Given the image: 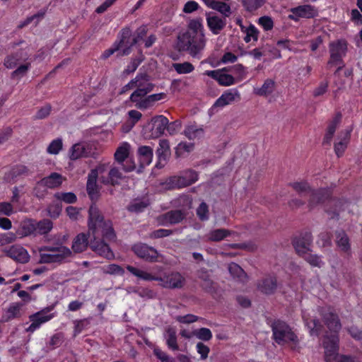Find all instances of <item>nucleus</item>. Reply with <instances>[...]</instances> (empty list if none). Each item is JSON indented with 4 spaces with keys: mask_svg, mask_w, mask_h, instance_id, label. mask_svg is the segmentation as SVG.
Segmentation results:
<instances>
[{
    "mask_svg": "<svg viewBox=\"0 0 362 362\" xmlns=\"http://www.w3.org/2000/svg\"><path fill=\"white\" fill-rule=\"evenodd\" d=\"M88 218V235L90 238L100 237L107 240H115L116 235L110 221L105 220L98 208L92 204L90 206Z\"/></svg>",
    "mask_w": 362,
    "mask_h": 362,
    "instance_id": "f257e3e1",
    "label": "nucleus"
},
{
    "mask_svg": "<svg viewBox=\"0 0 362 362\" xmlns=\"http://www.w3.org/2000/svg\"><path fill=\"white\" fill-rule=\"evenodd\" d=\"M127 269L140 279L158 281L159 285L165 288H182L186 284L185 278L178 272H170L165 273L162 276H156L146 271L130 265L127 266Z\"/></svg>",
    "mask_w": 362,
    "mask_h": 362,
    "instance_id": "f03ea898",
    "label": "nucleus"
},
{
    "mask_svg": "<svg viewBox=\"0 0 362 362\" xmlns=\"http://www.w3.org/2000/svg\"><path fill=\"white\" fill-rule=\"evenodd\" d=\"M206 44L204 34L192 35L189 33H180L177 37L175 48L179 52H187L193 59H200Z\"/></svg>",
    "mask_w": 362,
    "mask_h": 362,
    "instance_id": "7ed1b4c3",
    "label": "nucleus"
},
{
    "mask_svg": "<svg viewBox=\"0 0 362 362\" xmlns=\"http://www.w3.org/2000/svg\"><path fill=\"white\" fill-rule=\"evenodd\" d=\"M39 262L41 264H62L66 259L72 257L70 248L64 245L42 247L39 249Z\"/></svg>",
    "mask_w": 362,
    "mask_h": 362,
    "instance_id": "20e7f679",
    "label": "nucleus"
},
{
    "mask_svg": "<svg viewBox=\"0 0 362 362\" xmlns=\"http://www.w3.org/2000/svg\"><path fill=\"white\" fill-rule=\"evenodd\" d=\"M153 84L150 82L149 76L145 73L139 74L131 80L127 87L134 88L136 90L130 95L131 101H137L138 98H144L153 88Z\"/></svg>",
    "mask_w": 362,
    "mask_h": 362,
    "instance_id": "39448f33",
    "label": "nucleus"
},
{
    "mask_svg": "<svg viewBox=\"0 0 362 362\" xmlns=\"http://www.w3.org/2000/svg\"><path fill=\"white\" fill-rule=\"evenodd\" d=\"M272 327L274 339L277 344H284L293 343L295 345L297 344V336L291 331V328L284 322H274Z\"/></svg>",
    "mask_w": 362,
    "mask_h": 362,
    "instance_id": "423d86ee",
    "label": "nucleus"
},
{
    "mask_svg": "<svg viewBox=\"0 0 362 362\" xmlns=\"http://www.w3.org/2000/svg\"><path fill=\"white\" fill-rule=\"evenodd\" d=\"M198 180V174L192 170L184 171L181 175L173 176L168 178L165 182L166 188H182L189 186Z\"/></svg>",
    "mask_w": 362,
    "mask_h": 362,
    "instance_id": "0eeeda50",
    "label": "nucleus"
},
{
    "mask_svg": "<svg viewBox=\"0 0 362 362\" xmlns=\"http://www.w3.org/2000/svg\"><path fill=\"white\" fill-rule=\"evenodd\" d=\"M329 53L330 58L328 61L327 65H341L342 57L345 55L347 50V44L344 40H337L329 43ZM341 68L340 66L338 68L339 70Z\"/></svg>",
    "mask_w": 362,
    "mask_h": 362,
    "instance_id": "6e6552de",
    "label": "nucleus"
},
{
    "mask_svg": "<svg viewBox=\"0 0 362 362\" xmlns=\"http://www.w3.org/2000/svg\"><path fill=\"white\" fill-rule=\"evenodd\" d=\"M168 124V119L163 115H157L153 117L146 127V129H149V132H146L145 136L148 139L160 137L164 134Z\"/></svg>",
    "mask_w": 362,
    "mask_h": 362,
    "instance_id": "1a4fd4ad",
    "label": "nucleus"
},
{
    "mask_svg": "<svg viewBox=\"0 0 362 362\" xmlns=\"http://www.w3.org/2000/svg\"><path fill=\"white\" fill-rule=\"evenodd\" d=\"M292 187L300 194L310 195L309 204L310 206L323 200L325 189L313 190L305 182H294L292 184Z\"/></svg>",
    "mask_w": 362,
    "mask_h": 362,
    "instance_id": "9d476101",
    "label": "nucleus"
},
{
    "mask_svg": "<svg viewBox=\"0 0 362 362\" xmlns=\"http://www.w3.org/2000/svg\"><path fill=\"white\" fill-rule=\"evenodd\" d=\"M338 334H333L330 337L325 336L323 346L325 348V358L327 362L337 361L338 357Z\"/></svg>",
    "mask_w": 362,
    "mask_h": 362,
    "instance_id": "9b49d317",
    "label": "nucleus"
},
{
    "mask_svg": "<svg viewBox=\"0 0 362 362\" xmlns=\"http://www.w3.org/2000/svg\"><path fill=\"white\" fill-rule=\"evenodd\" d=\"M53 307H47L39 312L30 315L29 319L31 325L26 329L27 332H33L38 329L41 325L49 321L54 317V313H49Z\"/></svg>",
    "mask_w": 362,
    "mask_h": 362,
    "instance_id": "f8f14e48",
    "label": "nucleus"
},
{
    "mask_svg": "<svg viewBox=\"0 0 362 362\" xmlns=\"http://www.w3.org/2000/svg\"><path fill=\"white\" fill-rule=\"evenodd\" d=\"M132 250L135 255L147 262H156L158 261L159 254L153 247L148 246L144 243H137L132 247Z\"/></svg>",
    "mask_w": 362,
    "mask_h": 362,
    "instance_id": "ddd939ff",
    "label": "nucleus"
},
{
    "mask_svg": "<svg viewBox=\"0 0 362 362\" xmlns=\"http://www.w3.org/2000/svg\"><path fill=\"white\" fill-rule=\"evenodd\" d=\"M313 242L312 235L309 233L296 237L293 240V245L298 255L303 257L310 251Z\"/></svg>",
    "mask_w": 362,
    "mask_h": 362,
    "instance_id": "4468645a",
    "label": "nucleus"
},
{
    "mask_svg": "<svg viewBox=\"0 0 362 362\" xmlns=\"http://www.w3.org/2000/svg\"><path fill=\"white\" fill-rule=\"evenodd\" d=\"M90 247L94 252L103 257L107 259L114 258V253L110 246L100 238H90Z\"/></svg>",
    "mask_w": 362,
    "mask_h": 362,
    "instance_id": "2eb2a0df",
    "label": "nucleus"
},
{
    "mask_svg": "<svg viewBox=\"0 0 362 362\" xmlns=\"http://www.w3.org/2000/svg\"><path fill=\"white\" fill-rule=\"evenodd\" d=\"M321 315L327 328L334 334H337L341 327L338 315L330 308H322Z\"/></svg>",
    "mask_w": 362,
    "mask_h": 362,
    "instance_id": "dca6fc26",
    "label": "nucleus"
},
{
    "mask_svg": "<svg viewBox=\"0 0 362 362\" xmlns=\"http://www.w3.org/2000/svg\"><path fill=\"white\" fill-rule=\"evenodd\" d=\"M291 15L288 16L290 19L297 21L298 18H312L317 16V9L312 5L298 6L291 9Z\"/></svg>",
    "mask_w": 362,
    "mask_h": 362,
    "instance_id": "f3484780",
    "label": "nucleus"
},
{
    "mask_svg": "<svg viewBox=\"0 0 362 362\" xmlns=\"http://www.w3.org/2000/svg\"><path fill=\"white\" fill-rule=\"evenodd\" d=\"M135 44L136 42H134V38H132L131 29L129 28L122 29L119 42L117 45L119 49V54L122 56L128 55L131 47Z\"/></svg>",
    "mask_w": 362,
    "mask_h": 362,
    "instance_id": "a211bd4d",
    "label": "nucleus"
},
{
    "mask_svg": "<svg viewBox=\"0 0 362 362\" xmlns=\"http://www.w3.org/2000/svg\"><path fill=\"white\" fill-rule=\"evenodd\" d=\"M197 277L201 281L202 288L209 293H214L216 290V284L211 278L212 271L202 267L197 272Z\"/></svg>",
    "mask_w": 362,
    "mask_h": 362,
    "instance_id": "6ab92c4d",
    "label": "nucleus"
},
{
    "mask_svg": "<svg viewBox=\"0 0 362 362\" xmlns=\"http://www.w3.org/2000/svg\"><path fill=\"white\" fill-rule=\"evenodd\" d=\"M69 153V158L73 160L89 157L93 154L92 145L87 142L75 144L71 148Z\"/></svg>",
    "mask_w": 362,
    "mask_h": 362,
    "instance_id": "aec40b11",
    "label": "nucleus"
},
{
    "mask_svg": "<svg viewBox=\"0 0 362 362\" xmlns=\"http://www.w3.org/2000/svg\"><path fill=\"white\" fill-rule=\"evenodd\" d=\"M277 280L274 276H267L259 279L257 283V290L265 295H272L277 289Z\"/></svg>",
    "mask_w": 362,
    "mask_h": 362,
    "instance_id": "412c9836",
    "label": "nucleus"
},
{
    "mask_svg": "<svg viewBox=\"0 0 362 362\" xmlns=\"http://www.w3.org/2000/svg\"><path fill=\"white\" fill-rule=\"evenodd\" d=\"M240 100V94L236 89L228 90L216 100L213 108L223 107L232 103Z\"/></svg>",
    "mask_w": 362,
    "mask_h": 362,
    "instance_id": "4be33fe9",
    "label": "nucleus"
},
{
    "mask_svg": "<svg viewBox=\"0 0 362 362\" xmlns=\"http://www.w3.org/2000/svg\"><path fill=\"white\" fill-rule=\"evenodd\" d=\"M6 254L9 257L20 263H26L30 259V255L27 250L18 245L11 246L6 251Z\"/></svg>",
    "mask_w": 362,
    "mask_h": 362,
    "instance_id": "5701e85b",
    "label": "nucleus"
},
{
    "mask_svg": "<svg viewBox=\"0 0 362 362\" xmlns=\"http://www.w3.org/2000/svg\"><path fill=\"white\" fill-rule=\"evenodd\" d=\"M351 130H346L340 133L334 144V149L336 155L341 157L350 141Z\"/></svg>",
    "mask_w": 362,
    "mask_h": 362,
    "instance_id": "b1692460",
    "label": "nucleus"
},
{
    "mask_svg": "<svg viewBox=\"0 0 362 362\" xmlns=\"http://www.w3.org/2000/svg\"><path fill=\"white\" fill-rule=\"evenodd\" d=\"M88 237V233H81L73 239L71 249H70L72 254L83 252L88 248L90 245Z\"/></svg>",
    "mask_w": 362,
    "mask_h": 362,
    "instance_id": "393cba45",
    "label": "nucleus"
},
{
    "mask_svg": "<svg viewBox=\"0 0 362 362\" xmlns=\"http://www.w3.org/2000/svg\"><path fill=\"white\" fill-rule=\"evenodd\" d=\"M97 174L95 171H90L88 175L86 190L91 200H97L100 196L99 187L97 185Z\"/></svg>",
    "mask_w": 362,
    "mask_h": 362,
    "instance_id": "a878e982",
    "label": "nucleus"
},
{
    "mask_svg": "<svg viewBox=\"0 0 362 362\" xmlns=\"http://www.w3.org/2000/svg\"><path fill=\"white\" fill-rule=\"evenodd\" d=\"M65 180L66 178L64 177L62 175L57 173H52L49 176L42 178L38 185L53 189L61 186L63 181Z\"/></svg>",
    "mask_w": 362,
    "mask_h": 362,
    "instance_id": "bb28decb",
    "label": "nucleus"
},
{
    "mask_svg": "<svg viewBox=\"0 0 362 362\" xmlns=\"http://www.w3.org/2000/svg\"><path fill=\"white\" fill-rule=\"evenodd\" d=\"M35 220L26 219L21 223L20 226L16 230L18 238H22L29 235H35Z\"/></svg>",
    "mask_w": 362,
    "mask_h": 362,
    "instance_id": "cd10ccee",
    "label": "nucleus"
},
{
    "mask_svg": "<svg viewBox=\"0 0 362 362\" xmlns=\"http://www.w3.org/2000/svg\"><path fill=\"white\" fill-rule=\"evenodd\" d=\"M276 88V82L272 78L266 79L259 88H255L253 93L258 96L267 97L271 95Z\"/></svg>",
    "mask_w": 362,
    "mask_h": 362,
    "instance_id": "c85d7f7f",
    "label": "nucleus"
},
{
    "mask_svg": "<svg viewBox=\"0 0 362 362\" xmlns=\"http://www.w3.org/2000/svg\"><path fill=\"white\" fill-rule=\"evenodd\" d=\"M206 22L210 30L214 35L219 34L226 25V19L221 18L217 16L207 17Z\"/></svg>",
    "mask_w": 362,
    "mask_h": 362,
    "instance_id": "c756f323",
    "label": "nucleus"
},
{
    "mask_svg": "<svg viewBox=\"0 0 362 362\" xmlns=\"http://www.w3.org/2000/svg\"><path fill=\"white\" fill-rule=\"evenodd\" d=\"M186 216V214L181 210L170 211L163 215V223L177 224L180 223Z\"/></svg>",
    "mask_w": 362,
    "mask_h": 362,
    "instance_id": "7c9ffc66",
    "label": "nucleus"
},
{
    "mask_svg": "<svg viewBox=\"0 0 362 362\" xmlns=\"http://www.w3.org/2000/svg\"><path fill=\"white\" fill-rule=\"evenodd\" d=\"M138 155L141 167L149 165L152 162L153 148L148 146H142L138 148Z\"/></svg>",
    "mask_w": 362,
    "mask_h": 362,
    "instance_id": "2f4dec72",
    "label": "nucleus"
},
{
    "mask_svg": "<svg viewBox=\"0 0 362 362\" xmlns=\"http://www.w3.org/2000/svg\"><path fill=\"white\" fill-rule=\"evenodd\" d=\"M156 153L158 157V165L161 164L162 161H166L170 155V144L167 139H160L159 145L156 150Z\"/></svg>",
    "mask_w": 362,
    "mask_h": 362,
    "instance_id": "473e14b6",
    "label": "nucleus"
},
{
    "mask_svg": "<svg viewBox=\"0 0 362 362\" xmlns=\"http://www.w3.org/2000/svg\"><path fill=\"white\" fill-rule=\"evenodd\" d=\"M228 269L233 279L241 282H245L247 281L248 278L247 274L238 264L230 262L228 265Z\"/></svg>",
    "mask_w": 362,
    "mask_h": 362,
    "instance_id": "72a5a7b5",
    "label": "nucleus"
},
{
    "mask_svg": "<svg viewBox=\"0 0 362 362\" xmlns=\"http://www.w3.org/2000/svg\"><path fill=\"white\" fill-rule=\"evenodd\" d=\"M23 305L21 303H12L6 310V314L2 317V321L8 322L12 319L20 317Z\"/></svg>",
    "mask_w": 362,
    "mask_h": 362,
    "instance_id": "f704fd0d",
    "label": "nucleus"
},
{
    "mask_svg": "<svg viewBox=\"0 0 362 362\" xmlns=\"http://www.w3.org/2000/svg\"><path fill=\"white\" fill-rule=\"evenodd\" d=\"M336 244L341 251L344 252H349L350 251L349 238L344 231L341 230L336 233Z\"/></svg>",
    "mask_w": 362,
    "mask_h": 362,
    "instance_id": "c9c22d12",
    "label": "nucleus"
},
{
    "mask_svg": "<svg viewBox=\"0 0 362 362\" xmlns=\"http://www.w3.org/2000/svg\"><path fill=\"white\" fill-rule=\"evenodd\" d=\"M232 233L233 232L228 229L218 228L211 230L206 235V239L208 241L219 242L221 240H223L226 238L230 236Z\"/></svg>",
    "mask_w": 362,
    "mask_h": 362,
    "instance_id": "e433bc0d",
    "label": "nucleus"
},
{
    "mask_svg": "<svg viewBox=\"0 0 362 362\" xmlns=\"http://www.w3.org/2000/svg\"><path fill=\"white\" fill-rule=\"evenodd\" d=\"M130 151V145L127 142L122 143L117 148L114 157L119 163H122L128 158Z\"/></svg>",
    "mask_w": 362,
    "mask_h": 362,
    "instance_id": "4c0bfd02",
    "label": "nucleus"
},
{
    "mask_svg": "<svg viewBox=\"0 0 362 362\" xmlns=\"http://www.w3.org/2000/svg\"><path fill=\"white\" fill-rule=\"evenodd\" d=\"M122 177V174L120 172L119 169L113 167L112 168L108 174V177L105 178L103 177H100V180L104 184H111L112 185H115L116 184H118L119 180H121Z\"/></svg>",
    "mask_w": 362,
    "mask_h": 362,
    "instance_id": "58836bf2",
    "label": "nucleus"
},
{
    "mask_svg": "<svg viewBox=\"0 0 362 362\" xmlns=\"http://www.w3.org/2000/svg\"><path fill=\"white\" fill-rule=\"evenodd\" d=\"M166 344L169 349L176 351L179 346L177 343L176 331L173 327H169L165 330Z\"/></svg>",
    "mask_w": 362,
    "mask_h": 362,
    "instance_id": "ea45409f",
    "label": "nucleus"
},
{
    "mask_svg": "<svg viewBox=\"0 0 362 362\" xmlns=\"http://www.w3.org/2000/svg\"><path fill=\"white\" fill-rule=\"evenodd\" d=\"M35 235H46L53 227L52 222L49 219H43L40 221H35Z\"/></svg>",
    "mask_w": 362,
    "mask_h": 362,
    "instance_id": "a19ab883",
    "label": "nucleus"
},
{
    "mask_svg": "<svg viewBox=\"0 0 362 362\" xmlns=\"http://www.w3.org/2000/svg\"><path fill=\"white\" fill-rule=\"evenodd\" d=\"M183 33H192V35L204 34V28L200 18L191 20L187 25V30Z\"/></svg>",
    "mask_w": 362,
    "mask_h": 362,
    "instance_id": "79ce46f5",
    "label": "nucleus"
},
{
    "mask_svg": "<svg viewBox=\"0 0 362 362\" xmlns=\"http://www.w3.org/2000/svg\"><path fill=\"white\" fill-rule=\"evenodd\" d=\"M204 134V129L202 127H198L196 125H189L186 127L184 130V134L189 140L201 137Z\"/></svg>",
    "mask_w": 362,
    "mask_h": 362,
    "instance_id": "37998d69",
    "label": "nucleus"
},
{
    "mask_svg": "<svg viewBox=\"0 0 362 362\" xmlns=\"http://www.w3.org/2000/svg\"><path fill=\"white\" fill-rule=\"evenodd\" d=\"M148 205L149 202L147 199H134L127 209L129 211L139 213L144 211Z\"/></svg>",
    "mask_w": 362,
    "mask_h": 362,
    "instance_id": "c03bdc74",
    "label": "nucleus"
},
{
    "mask_svg": "<svg viewBox=\"0 0 362 362\" xmlns=\"http://www.w3.org/2000/svg\"><path fill=\"white\" fill-rule=\"evenodd\" d=\"M173 67L179 74H186L192 72L194 70V66L188 62L183 63H175Z\"/></svg>",
    "mask_w": 362,
    "mask_h": 362,
    "instance_id": "a18cd8bd",
    "label": "nucleus"
},
{
    "mask_svg": "<svg viewBox=\"0 0 362 362\" xmlns=\"http://www.w3.org/2000/svg\"><path fill=\"white\" fill-rule=\"evenodd\" d=\"M265 0H243V5L245 8L250 12L256 11L260 8L264 4Z\"/></svg>",
    "mask_w": 362,
    "mask_h": 362,
    "instance_id": "49530a36",
    "label": "nucleus"
},
{
    "mask_svg": "<svg viewBox=\"0 0 362 362\" xmlns=\"http://www.w3.org/2000/svg\"><path fill=\"white\" fill-rule=\"evenodd\" d=\"M245 33V37H244V40L246 42H250L252 40L254 41H257L258 39L259 31L253 25H250L244 30Z\"/></svg>",
    "mask_w": 362,
    "mask_h": 362,
    "instance_id": "de8ad7c7",
    "label": "nucleus"
},
{
    "mask_svg": "<svg viewBox=\"0 0 362 362\" xmlns=\"http://www.w3.org/2000/svg\"><path fill=\"white\" fill-rule=\"evenodd\" d=\"M103 272L111 275H123L124 270L122 267L115 264H108L103 268Z\"/></svg>",
    "mask_w": 362,
    "mask_h": 362,
    "instance_id": "09e8293b",
    "label": "nucleus"
},
{
    "mask_svg": "<svg viewBox=\"0 0 362 362\" xmlns=\"http://www.w3.org/2000/svg\"><path fill=\"white\" fill-rule=\"evenodd\" d=\"M54 197L58 199L67 204H72L76 202V196L73 192H57Z\"/></svg>",
    "mask_w": 362,
    "mask_h": 362,
    "instance_id": "8fccbe9b",
    "label": "nucleus"
},
{
    "mask_svg": "<svg viewBox=\"0 0 362 362\" xmlns=\"http://www.w3.org/2000/svg\"><path fill=\"white\" fill-rule=\"evenodd\" d=\"M194 334L197 339L203 341H209L213 337L211 330L205 327L194 330Z\"/></svg>",
    "mask_w": 362,
    "mask_h": 362,
    "instance_id": "3c124183",
    "label": "nucleus"
},
{
    "mask_svg": "<svg viewBox=\"0 0 362 362\" xmlns=\"http://www.w3.org/2000/svg\"><path fill=\"white\" fill-rule=\"evenodd\" d=\"M217 81L219 85L223 86H229L233 85L235 83V78L232 75L223 74L222 71L218 77Z\"/></svg>",
    "mask_w": 362,
    "mask_h": 362,
    "instance_id": "603ef678",
    "label": "nucleus"
},
{
    "mask_svg": "<svg viewBox=\"0 0 362 362\" xmlns=\"http://www.w3.org/2000/svg\"><path fill=\"white\" fill-rule=\"evenodd\" d=\"M194 149L192 143L180 142L176 149L175 154L177 156H182L185 153H189Z\"/></svg>",
    "mask_w": 362,
    "mask_h": 362,
    "instance_id": "864d4df0",
    "label": "nucleus"
},
{
    "mask_svg": "<svg viewBox=\"0 0 362 362\" xmlns=\"http://www.w3.org/2000/svg\"><path fill=\"white\" fill-rule=\"evenodd\" d=\"M304 259L308 262L311 266L321 267L323 265V262L321 258L316 255H313L309 253V252L303 256Z\"/></svg>",
    "mask_w": 362,
    "mask_h": 362,
    "instance_id": "5fc2aeb1",
    "label": "nucleus"
},
{
    "mask_svg": "<svg viewBox=\"0 0 362 362\" xmlns=\"http://www.w3.org/2000/svg\"><path fill=\"white\" fill-rule=\"evenodd\" d=\"M18 238V235H17V233L16 232L12 233H6L0 235V245H5L10 243H12L16 240V239Z\"/></svg>",
    "mask_w": 362,
    "mask_h": 362,
    "instance_id": "6e6d98bb",
    "label": "nucleus"
},
{
    "mask_svg": "<svg viewBox=\"0 0 362 362\" xmlns=\"http://www.w3.org/2000/svg\"><path fill=\"white\" fill-rule=\"evenodd\" d=\"M212 9L218 11L225 16H229L231 13L230 6L219 0H218L216 3L212 6Z\"/></svg>",
    "mask_w": 362,
    "mask_h": 362,
    "instance_id": "4d7b16f0",
    "label": "nucleus"
},
{
    "mask_svg": "<svg viewBox=\"0 0 362 362\" xmlns=\"http://www.w3.org/2000/svg\"><path fill=\"white\" fill-rule=\"evenodd\" d=\"M21 57L18 53L7 56L4 59V66L8 69H13L16 67Z\"/></svg>",
    "mask_w": 362,
    "mask_h": 362,
    "instance_id": "13d9d810",
    "label": "nucleus"
},
{
    "mask_svg": "<svg viewBox=\"0 0 362 362\" xmlns=\"http://www.w3.org/2000/svg\"><path fill=\"white\" fill-rule=\"evenodd\" d=\"M197 215L201 221L209 219V206L205 202H202L197 209Z\"/></svg>",
    "mask_w": 362,
    "mask_h": 362,
    "instance_id": "bf43d9fd",
    "label": "nucleus"
},
{
    "mask_svg": "<svg viewBox=\"0 0 362 362\" xmlns=\"http://www.w3.org/2000/svg\"><path fill=\"white\" fill-rule=\"evenodd\" d=\"M62 140L57 139L53 140L47 147V152L50 154H57L62 148Z\"/></svg>",
    "mask_w": 362,
    "mask_h": 362,
    "instance_id": "052dcab7",
    "label": "nucleus"
},
{
    "mask_svg": "<svg viewBox=\"0 0 362 362\" xmlns=\"http://www.w3.org/2000/svg\"><path fill=\"white\" fill-rule=\"evenodd\" d=\"M153 354L160 361V362H175L173 358H171L165 352L158 348L154 349Z\"/></svg>",
    "mask_w": 362,
    "mask_h": 362,
    "instance_id": "680f3d73",
    "label": "nucleus"
},
{
    "mask_svg": "<svg viewBox=\"0 0 362 362\" xmlns=\"http://www.w3.org/2000/svg\"><path fill=\"white\" fill-rule=\"evenodd\" d=\"M132 102L134 103L135 106L141 110L146 109L153 105L148 96L146 98H138L137 101Z\"/></svg>",
    "mask_w": 362,
    "mask_h": 362,
    "instance_id": "e2e57ef3",
    "label": "nucleus"
},
{
    "mask_svg": "<svg viewBox=\"0 0 362 362\" xmlns=\"http://www.w3.org/2000/svg\"><path fill=\"white\" fill-rule=\"evenodd\" d=\"M196 347L197 352L200 354L201 359L206 360L210 351L209 347L202 342H198Z\"/></svg>",
    "mask_w": 362,
    "mask_h": 362,
    "instance_id": "0e129e2a",
    "label": "nucleus"
},
{
    "mask_svg": "<svg viewBox=\"0 0 362 362\" xmlns=\"http://www.w3.org/2000/svg\"><path fill=\"white\" fill-rule=\"evenodd\" d=\"M175 320L180 323L190 324L197 322L198 317L192 314H187L186 315L177 316Z\"/></svg>",
    "mask_w": 362,
    "mask_h": 362,
    "instance_id": "69168bd1",
    "label": "nucleus"
},
{
    "mask_svg": "<svg viewBox=\"0 0 362 362\" xmlns=\"http://www.w3.org/2000/svg\"><path fill=\"white\" fill-rule=\"evenodd\" d=\"M329 82L327 81L321 82L313 90V96L318 97L325 94L328 88Z\"/></svg>",
    "mask_w": 362,
    "mask_h": 362,
    "instance_id": "338daca9",
    "label": "nucleus"
},
{
    "mask_svg": "<svg viewBox=\"0 0 362 362\" xmlns=\"http://www.w3.org/2000/svg\"><path fill=\"white\" fill-rule=\"evenodd\" d=\"M259 24L262 26L265 30H270L274 26L272 19L269 16H263L259 18Z\"/></svg>",
    "mask_w": 362,
    "mask_h": 362,
    "instance_id": "774afa93",
    "label": "nucleus"
}]
</instances>
